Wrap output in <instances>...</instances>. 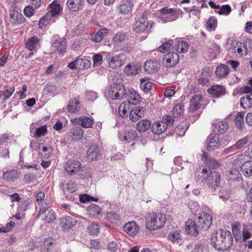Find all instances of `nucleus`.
<instances>
[{"mask_svg":"<svg viewBox=\"0 0 252 252\" xmlns=\"http://www.w3.org/2000/svg\"><path fill=\"white\" fill-rule=\"evenodd\" d=\"M137 135V133L135 130H129L126 131L124 136V139L127 143L136 140Z\"/></svg>","mask_w":252,"mask_h":252,"instance_id":"45","label":"nucleus"},{"mask_svg":"<svg viewBox=\"0 0 252 252\" xmlns=\"http://www.w3.org/2000/svg\"><path fill=\"white\" fill-rule=\"evenodd\" d=\"M173 116H171L169 115H166L163 116L162 121L161 123H164V126H171L173 124L174 119Z\"/></svg>","mask_w":252,"mask_h":252,"instance_id":"61","label":"nucleus"},{"mask_svg":"<svg viewBox=\"0 0 252 252\" xmlns=\"http://www.w3.org/2000/svg\"><path fill=\"white\" fill-rule=\"evenodd\" d=\"M84 135V131L79 126H75L71 128L69 131V135L73 140H79Z\"/></svg>","mask_w":252,"mask_h":252,"instance_id":"29","label":"nucleus"},{"mask_svg":"<svg viewBox=\"0 0 252 252\" xmlns=\"http://www.w3.org/2000/svg\"><path fill=\"white\" fill-rule=\"evenodd\" d=\"M87 154L88 159L91 160L96 159L99 155L98 147L96 145L91 146L88 150Z\"/></svg>","mask_w":252,"mask_h":252,"instance_id":"43","label":"nucleus"},{"mask_svg":"<svg viewBox=\"0 0 252 252\" xmlns=\"http://www.w3.org/2000/svg\"><path fill=\"white\" fill-rule=\"evenodd\" d=\"M118 93H119L118 99H121L125 97L127 91L125 87L122 84L118 83Z\"/></svg>","mask_w":252,"mask_h":252,"instance_id":"60","label":"nucleus"},{"mask_svg":"<svg viewBox=\"0 0 252 252\" xmlns=\"http://www.w3.org/2000/svg\"><path fill=\"white\" fill-rule=\"evenodd\" d=\"M55 41L53 42L52 46L59 52L63 53L66 51L67 43L64 38L54 37Z\"/></svg>","mask_w":252,"mask_h":252,"instance_id":"16","label":"nucleus"},{"mask_svg":"<svg viewBox=\"0 0 252 252\" xmlns=\"http://www.w3.org/2000/svg\"><path fill=\"white\" fill-rule=\"evenodd\" d=\"M88 229L89 233L95 235L99 232L100 226L97 223H92L88 226Z\"/></svg>","mask_w":252,"mask_h":252,"instance_id":"58","label":"nucleus"},{"mask_svg":"<svg viewBox=\"0 0 252 252\" xmlns=\"http://www.w3.org/2000/svg\"><path fill=\"white\" fill-rule=\"evenodd\" d=\"M203 96L200 94L194 95L189 101V110L194 112L199 109L202 105Z\"/></svg>","mask_w":252,"mask_h":252,"instance_id":"12","label":"nucleus"},{"mask_svg":"<svg viewBox=\"0 0 252 252\" xmlns=\"http://www.w3.org/2000/svg\"><path fill=\"white\" fill-rule=\"evenodd\" d=\"M18 171L16 169H11L3 172L2 178L6 181H14L18 178Z\"/></svg>","mask_w":252,"mask_h":252,"instance_id":"33","label":"nucleus"},{"mask_svg":"<svg viewBox=\"0 0 252 252\" xmlns=\"http://www.w3.org/2000/svg\"><path fill=\"white\" fill-rule=\"evenodd\" d=\"M189 47V43L187 41H183L178 43L175 46V50L179 53H185L187 52Z\"/></svg>","mask_w":252,"mask_h":252,"instance_id":"50","label":"nucleus"},{"mask_svg":"<svg viewBox=\"0 0 252 252\" xmlns=\"http://www.w3.org/2000/svg\"><path fill=\"white\" fill-rule=\"evenodd\" d=\"M76 223V219L71 216H65L60 219V224L64 230L74 227Z\"/></svg>","mask_w":252,"mask_h":252,"instance_id":"19","label":"nucleus"},{"mask_svg":"<svg viewBox=\"0 0 252 252\" xmlns=\"http://www.w3.org/2000/svg\"><path fill=\"white\" fill-rule=\"evenodd\" d=\"M107 58L108 67L111 69H116L121 67L123 64L122 56L121 55L113 56L109 54L107 55Z\"/></svg>","mask_w":252,"mask_h":252,"instance_id":"7","label":"nucleus"},{"mask_svg":"<svg viewBox=\"0 0 252 252\" xmlns=\"http://www.w3.org/2000/svg\"><path fill=\"white\" fill-rule=\"evenodd\" d=\"M214 131L215 133L223 134L228 129V125L225 121H220L213 123Z\"/></svg>","mask_w":252,"mask_h":252,"instance_id":"26","label":"nucleus"},{"mask_svg":"<svg viewBox=\"0 0 252 252\" xmlns=\"http://www.w3.org/2000/svg\"><path fill=\"white\" fill-rule=\"evenodd\" d=\"M232 51L234 52H237L238 54L240 56L246 55L247 53V48L246 46L242 43H240V45L237 48L236 47H232Z\"/></svg>","mask_w":252,"mask_h":252,"instance_id":"49","label":"nucleus"},{"mask_svg":"<svg viewBox=\"0 0 252 252\" xmlns=\"http://www.w3.org/2000/svg\"><path fill=\"white\" fill-rule=\"evenodd\" d=\"M212 222V218L209 213H201L198 217V228L201 229L207 230Z\"/></svg>","mask_w":252,"mask_h":252,"instance_id":"5","label":"nucleus"},{"mask_svg":"<svg viewBox=\"0 0 252 252\" xmlns=\"http://www.w3.org/2000/svg\"><path fill=\"white\" fill-rule=\"evenodd\" d=\"M50 8L51 15L52 16H55L59 14L61 10L60 5L54 1L50 4Z\"/></svg>","mask_w":252,"mask_h":252,"instance_id":"54","label":"nucleus"},{"mask_svg":"<svg viewBox=\"0 0 252 252\" xmlns=\"http://www.w3.org/2000/svg\"><path fill=\"white\" fill-rule=\"evenodd\" d=\"M208 92L214 97H219L225 94V90L220 85L213 86L208 89Z\"/></svg>","mask_w":252,"mask_h":252,"instance_id":"28","label":"nucleus"},{"mask_svg":"<svg viewBox=\"0 0 252 252\" xmlns=\"http://www.w3.org/2000/svg\"><path fill=\"white\" fill-rule=\"evenodd\" d=\"M223 140L219 139L218 136L215 134H210L207 139L206 149L209 151H213L220 146L227 145V139L225 137Z\"/></svg>","mask_w":252,"mask_h":252,"instance_id":"3","label":"nucleus"},{"mask_svg":"<svg viewBox=\"0 0 252 252\" xmlns=\"http://www.w3.org/2000/svg\"><path fill=\"white\" fill-rule=\"evenodd\" d=\"M63 190H66L70 193H74L77 190V187L75 184L72 181H68L67 183H63L62 185Z\"/></svg>","mask_w":252,"mask_h":252,"instance_id":"46","label":"nucleus"},{"mask_svg":"<svg viewBox=\"0 0 252 252\" xmlns=\"http://www.w3.org/2000/svg\"><path fill=\"white\" fill-rule=\"evenodd\" d=\"M39 214L40 215L44 214V220L48 223L53 221L56 218L55 213L51 209H45L43 206H41L40 208Z\"/></svg>","mask_w":252,"mask_h":252,"instance_id":"20","label":"nucleus"},{"mask_svg":"<svg viewBox=\"0 0 252 252\" xmlns=\"http://www.w3.org/2000/svg\"><path fill=\"white\" fill-rule=\"evenodd\" d=\"M140 88L145 93H148L152 88L153 83L149 81V78H141L140 79Z\"/></svg>","mask_w":252,"mask_h":252,"instance_id":"40","label":"nucleus"},{"mask_svg":"<svg viewBox=\"0 0 252 252\" xmlns=\"http://www.w3.org/2000/svg\"><path fill=\"white\" fill-rule=\"evenodd\" d=\"M151 126L150 121L143 119L139 121L136 125L137 130L140 132H144L147 131Z\"/></svg>","mask_w":252,"mask_h":252,"instance_id":"34","label":"nucleus"},{"mask_svg":"<svg viewBox=\"0 0 252 252\" xmlns=\"http://www.w3.org/2000/svg\"><path fill=\"white\" fill-rule=\"evenodd\" d=\"M128 103L126 102H123L119 106V113L122 117H124L127 113L126 107Z\"/></svg>","mask_w":252,"mask_h":252,"instance_id":"64","label":"nucleus"},{"mask_svg":"<svg viewBox=\"0 0 252 252\" xmlns=\"http://www.w3.org/2000/svg\"><path fill=\"white\" fill-rule=\"evenodd\" d=\"M231 11V7L228 5H224L222 6H220L218 10H215V12L220 15H228Z\"/></svg>","mask_w":252,"mask_h":252,"instance_id":"52","label":"nucleus"},{"mask_svg":"<svg viewBox=\"0 0 252 252\" xmlns=\"http://www.w3.org/2000/svg\"><path fill=\"white\" fill-rule=\"evenodd\" d=\"M219 197L223 201L231 199L230 191L226 189H222L220 190Z\"/></svg>","mask_w":252,"mask_h":252,"instance_id":"59","label":"nucleus"},{"mask_svg":"<svg viewBox=\"0 0 252 252\" xmlns=\"http://www.w3.org/2000/svg\"><path fill=\"white\" fill-rule=\"evenodd\" d=\"M141 69L140 64L137 63H130L127 64L125 67L124 72L127 75L132 76L138 74Z\"/></svg>","mask_w":252,"mask_h":252,"instance_id":"27","label":"nucleus"},{"mask_svg":"<svg viewBox=\"0 0 252 252\" xmlns=\"http://www.w3.org/2000/svg\"><path fill=\"white\" fill-rule=\"evenodd\" d=\"M229 72V67L224 64H221L218 66L215 71L216 76L219 78L225 77Z\"/></svg>","mask_w":252,"mask_h":252,"instance_id":"38","label":"nucleus"},{"mask_svg":"<svg viewBox=\"0 0 252 252\" xmlns=\"http://www.w3.org/2000/svg\"><path fill=\"white\" fill-rule=\"evenodd\" d=\"M221 240H222L221 251H225L230 248L233 243V237L231 232L229 231L224 230Z\"/></svg>","mask_w":252,"mask_h":252,"instance_id":"15","label":"nucleus"},{"mask_svg":"<svg viewBox=\"0 0 252 252\" xmlns=\"http://www.w3.org/2000/svg\"><path fill=\"white\" fill-rule=\"evenodd\" d=\"M90 65L91 62L89 60L78 58L69 63L68 67L71 69H86L89 67Z\"/></svg>","mask_w":252,"mask_h":252,"instance_id":"8","label":"nucleus"},{"mask_svg":"<svg viewBox=\"0 0 252 252\" xmlns=\"http://www.w3.org/2000/svg\"><path fill=\"white\" fill-rule=\"evenodd\" d=\"M227 176L229 179L236 181L239 180L241 174L239 170L236 169H233L229 171Z\"/></svg>","mask_w":252,"mask_h":252,"instance_id":"53","label":"nucleus"},{"mask_svg":"<svg viewBox=\"0 0 252 252\" xmlns=\"http://www.w3.org/2000/svg\"><path fill=\"white\" fill-rule=\"evenodd\" d=\"M47 132V130L46 126H43L36 129L34 135L37 137H41L45 135Z\"/></svg>","mask_w":252,"mask_h":252,"instance_id":"62","label":"nucleus"},{"mask_svg":"<svg viewBox=\"0 0 252 252\" xmlns=\"http://www.w3.org/2000/svg\"><path fill=\"white\" fill-rule=\"evenodd\" d=\"M242 174L246 177L252 176V160H249L244 162L241 166Z\"/></svg>","mask_w":252,"mask_h":252,"instance_id":"31","label":"nucleus"},{"mask_svg":"<svg viewBox=\"0 0 252 252\" xmlns=\"http://www.w3.org/2000/svg\"><path fill=\"white\" fill-rule=\"evenodd\" d=\"M133 6L131 0H122L120 3L119 10L121 13L126 14L129 12Z\"/></svg>","mask_w":252,"mask_h":252,"instance_id":"25","label":"nucleus"},{"mask_svg":"<svg viewBox=\"0 0 252 252\" xmlns=\"http://www.w3.org/2000/svg\"><path fill=\"white\" fill-rule=\"evenodd\" d=\"M202 159H204L205 161L206 166L211 170L212 169H216L219 167L220 163L217 161L215 158L208 156V153L203 152L202 155Z\"/></svg>","mask_w":252,"mask_h":252,"instance_id":"22","label":"nucleus"},{"mask_svg":"<svg viewBox=\"0 0 252 252\" xmlns=\"http://www.w3.org/2000/svg\"><path fill=\"white\" fill-rule=\"evenodd\" d=\"M9 17V22L12 25H19L25 21L23 15L18 11H12Z\"/></svg>","mask_w":252,"mask_h":252,"instance_id":"24","label":"nucleus"},{"mask_svg":"<svg viewBox=\"0 0 252 252\" xmlns=\"http://www.w3.org/2000/svg\"><path fill=\"white\" fill-rule=\"evenodd\" d=\"M142 107L137 106L132 109L129 113V119L133 122H136L144 115Z\"/></svg>","mask_w":252,"mask_h":252,"instance_id":"30","label":"nucleus"},{"mask_svg":"<svg viewBox=\"0 0 252 252\" xmlns=\"http://www.w3.org/2000/svg\"><path fill=\"white\" fill-rule=\"evenodd\" d=\"M213 71L209 67H205L202 70L200 77L198 79V84L202 86L210 85V78L213 75Z\"/></svg>","mask_w":252,"mask_h":252,"instance_id":"10","label":"nucleus"},{"mask_svg":"<svg viewBox=\"0 0 252 252\" xmlns=\"http://www.w3.org/2000/svg\"><path fill=\"white\" fill-rule=\"evenodd\" d=\"M159 11L160 13V19L163 23L174 21L182 17L183 14L180 8H169L167 6L162 7Z\"/></svg>","mask_w":252,"mask_h":252,"instance_id":"2","label":"nucleus"},{"mask_svg":"<svg viewBox=\"0 0 252 252\" xmlns=\"http://www.w3.org/2000/svg\"><path fill=\"white\" fill-rule=\"evenodd\" d=\"M14 91V87H12L9 89L5 90L3 91H0V98H2L3 100L8 99L11 96Z\"/></svg>","mask_w":252,"mask_h":252,"instance_id":"51","label":"nucleus"},{"mask_svg":"<svg viewBox=\"0 0 252 252\" xmlns=\"http://www.w3.org/2000/svg\"><path fill=\"white\" fill-rule=\"evenodd\" d=\"M178 54L175 52H169L165 55L162 63L166 67H171L175 65L179 62Z\"/></svg>","mask_w":252,"mask_h":252,"instance_id":"9","label":"nucleus"},{"mask_svg":"<svg viewBox=\"0 0 252 252\" xmlns=\"http://www.w3.org/2000/svg\"><path fill=\"white\" fill-rule=\"evenodd\" d=\"M144 68L147 73L153 74L159 69L160 63L156 60H148L145 62Z\"/></svg>","mask_w":252,"mask_h":252,"instance_id":"14","label":"nucleus"},{"mask_svg":"<svg viewBox=\"0 0 252 252\" xmlns=\"http://www.w3.org/2000/svg\"><path fill=\"white\" fill-rule=\"evenodd\" d=\"M166 129V126H164V123L161 122H156L152 126V131L156 134H160L164 132Z\"/></svg>","mask_w":252,"mask_h":252,"instance_id":"39","label":"nucleus"},{"mask_svg":"<svg viewBox=\"0 0 252 252\" xmlns=\"http://www.w3.org/2000/svg\"><path fill=\"white\" fill-rule=\"evenodd\" d=\"M222 233H224V230L223 229H219L216 232L212 233L210 239L212 246L215 249L219 251H221Z\"/></svg>","mask_w":252,"mask_h":252,"instance_id":"6","label":"nucleus"},{"mask_svg":"<svg viewBox=\"0 0 252 252\" xmlns=\"http://www.w3.org/2000/svg\"><path fill=\"white\" fill-rule=\"evenodd\" d=\"M107 220L115 223H117L120 220V217L117 214L113 212H108L106 215Z\"/></svg>","mask_w":252,"mask_h":252,"instance_id":"47","label":"nucleus"},{"mask_svg":"<svg viewBox=\"0 0 252 252\" xmlns=\"http://www.w3.org/2000/svg\"><path fill=\"white\" fill-rule=\"evenodd\" d=\"M172 42V41L163 42L162 45L158 47L159 52L161 53H165L166 51H170L173 44Z\"/></svg>","mask_w":252,"mask_h":252,"instance_id":"57","label":"nucleus"},{"mask_svg":"<svg viewBox=\"0 0 252 252\" xmlns=\"http://www.w3.org/2000/svg\"><path fill=\"white\" fill-rule=\"evenodd\" d=\"M148 23L145 14L136 21L133 25L134 31L136 32H142L147 28Z\"/></svg>","mask_w":252,"mask_h":252,"instance_id":"18","label":"nucleus"},{"mask_svg":"<svg viewBox=\"0 0 252 252\" xmlns=\"http://www.w3.org/2000/svg\"><path fill=\"white\" fill-rule=\"evenodd\" d=\"M168 238L172 243H178L181 239V235L177 230H174L168 234Z\"/></svg>","mask_w":252,"mask_h":252,"instance_id":"48","label":"nucleus"},{"mask_svg":"<svg viewBox=\"0 0 252 252\" xmlns=\"http://www.w3.org/2000/svg\"><path fill=\"white\" fill-rule=\"evenodd\" d=\"M234 122L236 127L240 130H242L244 127V113H238L234 118Z\"/></svg>","mask_w":252,"mask_h":252,"instance_id":"42","label":"nucleus"},{"mask_svg":"<svg viewBox=\"0 0 252 252\" xmlns=\"http://www.w3.org/2000/svg\"><path fill=\"white\" fill-rule=\"evenodd\" d=\"M173 117L178 118L183 114V110L182 105L178 104L175 106L172 110Z\"/></svg>","mask_w":252,"mask_h":252,"instance_id":"55","label":"nucleus"},{"mask_svg":"<svg viewBox=\"0 0 252 252\" xmlns=\"http://www.w3.org/2000/svg\"><path fill=\"white\" fill-rule=\"evenodd\" d=\"M71 122L84 128H90L94 124V119L92 118L83 116L72 119Z\"/></svg>","mask_w":252,"mask_h":252,"instance_id":"11","label":"nucleus"},{"mask_svg":"<svg viewBox=\"0 0 252 252\" xmlns=\"http://www.w3.org/2000/svg\"><path fill=\"white\" fill-rule=\"evenodd\" d=\"M81 167V163L79 161H69L65 165V169L66 172L70 175L75 174Z\"/></svg>","mask_w":252,"mask_h":252,"instance_id":"23","label":"nucleus"},{"mask_svg":"<svg viewBox=\"0 0 252 252\" xmlns=\"http://www.w3.org/2000/svg\"><path fill=\"white\" fill-rule=\"evenodd\" d=\"M108 31L106 29H101L96 33L91 35V40L95 42H100L105 36L108 33Z\"/></svg>","mask_w":252,"mask_h":252,"instance_id":"37","label":"nucleus"},{"mask_svg":"<svg viewBox=\"0 0 252 252\" xmlns=\"http://www.w3.org/2000/svg\"><path fill=\"white\" fill-rule=\"evenodd\" d=\"M217 25V20L215 17L209 18L207 22V28L209 30H214Z\"/></svg>","mask_w":252,"mask_h":252,"instance_id":"63","label":"nucleus"},{"mask_svg":"<svg viewBox=\"0 0 252 252\" xmlns=\"http://www.w3.org/2000/svg\"><path fill=\"white\" fill-rule=\"evenodd\" d=\"M85 2V0H67L66 5L69 10L78 12L83 9Z\"/></svg>","mask_w":252,"mask_h":252,"instance_id":"13","label":"nucleus"},{"mask_svg":"<svg viewBox=\"0 0 252 252\" xmlns=\"http://www.w3.org/2000/svg\"><path fill=\"white\" fill-rule=\"evenodd\" d=\"M67 110L70 113H76L80 110V102L76 98L71 99L68 102Z\"/></svg>","mask_w":252,"mask_h":252,"instance_id":"36","label":"nucleus"},{"mask_svg":"<svg viewBox=\"0 0 252 252\" xmlns=\"http://www.w3.org/2000/svg\"><path fill=\"white\" fill-rule=\"evenodd\" d=\"M205 181L207 182L208 191L213 193L216 191L217 188L220 187L221 175L219 173L214 172L207 178Z\"/></svg>","mask_w":252,"mask_h":252,"instance_id":"4","label":"nucleus"},{"mask_svg":"<svg viewBox=\"0 0 252 252\" xmlns=\"http://www.w3.org/2000/svg\"><path fill=\"white\" fill-rule=\"evenodd\" d=\"M125 98L127 99L128 104L136 105L139 102L140 96L135 90L131 89L127 91Z\"/></svg>","mask_w":252,"mask_h":252,"instance_id":"17","label":"nucleus"},{"mask_svg":"<svg viewBox=\"0 0 252 252\" xmlns=\"http://www.w3.org/2000/svg\"><path fill=\"white\" fill-rule=\"evenodd\" d=\"M54 240L51 238L46 239L44 242V249L47 252L52 251L54 247Z\"/></svg>","mask_w":252,"mask_h":252,"instance_id":"56","label":"nucleus"},{"mask_svg":"<svg viewBox=\"0 0 252 252\" xmlns=\"http://www.w3.org/2000/svg\"><path fill=\"white\" fill-rule=\"evenodd\" d=\"M118 89V83H113L109 89L108 94L110 97L114 100H117L119 98Z\"/></svg>","mask_w":252,"mask_h":252,"instance_id":"44","label":"nucleus"},{"mask_svg":"<svg viewBox=\"0 0 252 252\" xmlns=\"http://www.w3.org/2000/svg\"><path fill=\"white\" fill-rule=\"evenodd\" d=\"M39 39L33 36L29 38L26 42V47L30 51H35L39 45Z\"/></svg>","mask_w":252,"mask_h":252,"instance_id":"32","label":"nucleus"},{"mask_svg":"<svg viewBox=\"0 0 252 252\" xmlns=\"http://www.w3.org/2000/svg\"><path fill=\"white\" fill-rule=\"evenodd\" d=\"M124 231L131 236H135L139 230L138 225L135 221H131L127 222L124 225Z\"/></svg>","mask_w":252,"mask_h":252,"instance_id":"21","label":"nucleus"},{"mask_svg":"<svg viewBox=\"0 0 252 252\" xmlns=\"http://www.w3.org/2000/svg\"><path fill=\"white\" fill-rule=\"evenodd\" d=\"M166 218L164 214L160 213H152L148 216L146 222L147 228L157 230L163 226Z\"/></svg>","mask_w":252,"mask_h":252,"instance_id":"1","label":"nucleus"},{"mask_svg":"<svg viewBox=\"0 0 252 252\" xmlns=\"http://www.w3.org/2000/svg\"><path fill=\"white\" fill-rule=\"evenodd\" d=\"M186 229L187 232L190 235L196 236L198 234V229L195 221L191 220H189L186 223Z\"/></svg>","mask_w":252,"mask_h":252,"instance_id":"35","label":"nucleus"},{"mask_svg":"<svg viewBox=\"0 0 252 252\" xmlns=\"http://www.w3.org/2000/svg\"><path fill=\"white\" fill-rule=\"evenodd\" d=\"M87 211L89 217H95L96 215L100 214L101 208L97 205L92 204L88 207Z\"/></svg>","mask_w":252,"mask_h":252,"instance_id":"41","label":"nucleus"}]
</instances>
